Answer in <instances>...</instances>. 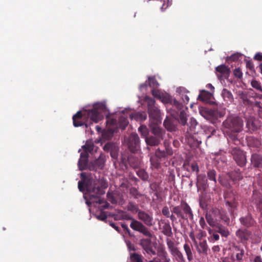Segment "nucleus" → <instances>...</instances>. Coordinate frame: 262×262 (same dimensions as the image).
<instances>
[{
    "label": "nucleus",
    "mask_w": 262,
    "mask_h": 262,
    "mask_svg": "<svg viewBox=\"0 0 262 262\" xmlns=\"http://www.w3.org/2000/svg\"><path fill=\"white\" fill-rule=\"evenodd\" d=\"M106 111V106L103 103H98L94 106L93 108L85 110L83 112L78 111L73 116V125L75 127H79L88 125L83 121L85 117L89 118L92 121L97 123L103 118V113Z\"/></svg>",
    "instance_id": "obj_1"
},
{
    "label": "nucleus",
    "mask_w": 262,
    "mask_h": 262,
    "mask_svg": "<svg viewBox=\"0 0 262 262\" xmlns=\"http://www.w3.org/2000/svg\"><path fill=\"white\" fill-rule=\"evenodd\" d=\"M78 186L80 191H86L90 200L95 198L96 194H104V189L107 187L106 185L100 184L99 180L92 179H89L85 182L79 181Z\"/></svg>",
    "instance_id": "obj_2"
},
{
    "label": "nucleus",
    "mask_w": 262,
    "mask_h": 262,
    "mask_svg": "<svg viewBox=\"0 0 262 262\" xmlns=\"http://www.w3.org/2000/svg\"><path fill=\"white\" fill-rule=\"evenodd\" d=\"M235 235L238 242L246 248L249 240H251L252 243H260L262 234L259 228L255 227L252 230L244 228L239 229L235 232Z\"/></svg>",
    "instance_id": "obj_3"
},
{
    "label": "nucleus",
    "mask_w": 262,
    "mask_h": 262,
    "mask_svg": "<svg viewBox=\"0 0 262 262\" xmlns=\"http://www.w3.org/2000/svg\"><path fill=\"white\" fill-rule=\"evenodd\" d=\"M223 125L225 129H227V132L230 133V137L233 140L239 142L237 139V135L232 134H237L243 130L244 121L242 118L236 115H230L224 121Z\"/></svg>",
    "instance_id": "obj_4"
},
{
    "label": "nucleus",
    "mask_w": 262,
    "mask_h": 262,
    "mask_svg": "<svg viewBox=\"0 0 262 262\" xmlns=\"http://www.w3.org/2000/svg\"><path fill=\"white\" fill-rule=\"evenodd\" d=\"M171 212L176 215L179 222L182 221L188 222V220L193 219V214L190 206L185 202H181L180 205L173 206L171 208Z\"/></svg>",
    "instance_id": "obj_5"
},
{
    "label": "nucleus",
    "mask_w": 262,
    "mask_h": 262,
    "mask_svg": "<svg viewBox=\"0 0 262 262\" xmlns=\"http://www.w3.org/2000/svg\"><path fill=\"white\" fill-rule=\"evenodd\" d=\"M121 212L122 213V214L121 215V220H131L130 227L133 230L142 233L145 236L152 237V234L141 222L135 220L126 212Z\"/></svg>",
    "instance_id": "obj_6"
},
{
    "label": "nucleus",
    "mask_w": 262,
    "mask_h": 262,
    "mask_svg": "<svg viewBox=\"0 0 262 262\" xmlns=\"http://www.w3.org/2000/svg\"><path fill=\"white\" fill-rule=\"evenodd\" d=\"M230 152L238 166L244 167L246 165L247 159L245 152L239 148L234 147L231 148Z\"/></svg>",
    "instance_id": "obj_7"
},
{
    "label": "nucleus",
    "mask_w": 262,
    "mask_h": 262,
    "mask_svg": "<svg viewBox=\"0 0 262 262\" xmlns=\"http://www.w3.org/2000/svg\"><path fill=\"white\" fill-rule=\"evenodd\" d=\"M129 150L132 152H136L140 149V138L136 133H132L126 141Z\"/></svg>",
    "instance_id": "obj_8"
},
{
    "label": "nucleus",
    "mask_w": 262,
    "mask_h": 262,
    "mask_svg": "<svg viewBox=\"0 0 262 262\" xmlns=\"http://www.w3.org/2000/svg\"><path fill=\"white\" fill-rule=\"evenodd\" d=\"M147 238H142L139 240V244L143 251L147 255L153 256L156 255V251L154 249L151 240V237L146 236Z\"/></svg>",
    "instance_id": "obj_9"
},
{
    "label": "nucleus",
    "mask_w": 262,
    "mask_h": 262,
    "mask_svg": "<svg viewBox=\"0 0 262 262\" xmlns=\"http://www.w3.org/2000/svg\"><path fill=\"white\" fill-rule=\"evenodd\" d=\"M220 212L221 211L217 209H212V210L209 213L206 214V219L208 224L210 226H215L219 224L220 219Z\"/></svg>",
    "instance_id": "obj_10"
},
{
    "label": "nucleus",
    "mask_w": 262,
    "mask_h": 262,
    "mask_svg": "<svg viewBox=\"0 0 262 262\" xmlns=\"http://www.w3.org/2000/svg\"><path fill=\"white\" fill-rule=\"evenodd\" d=\"M226 204L228 206V209L231 215H233L234 211L236 209L238 203L235 201V195L232 192H227L225 197Z\"/></svg>",
    "instance_id": "obj_11"
},
{
    "label": "nucleus",
    "mask_w": 262,
    "mask_h": 262,
    "mask_svg": "<svg viewBox=\"0 0 262 262\" xmlns=\"http://www.w3.org/2000/svg\"><path fill=\"white\" fill-rule=\"evenodd\" d=\"M137 215L138 219L147 226L151 227L154 225L152 212L148 213L146 211L141 210L139 212V214Z\"/></svg>",
    "instance_id": "obj_12"
},
{
    "label": "nucleus",
    "mask_w": 262,
    "mask_h": 262,
    "mask_svg": "<svg viewBox=\"0 0 262 262\" xmlns=\"http://www.w3.org/2000/svg\"><path fill=\"white\" fill-rule=\"evenodd\" d=\"M246 140L248 146L251 150H259L261 142L259 139L250 136L247 137Z\"/></svg>",
    "instance_id": "obj_13"
},
{
    "label": "nucleus",
    "mask_w": 262,
    "mask_h": 262,
    "mask_svg": "<svg viewBox=\"0 0 262 262\" xmlns=\"http://www.w3.org/2000/svg\"><path fill=\"white\" fill-rule=\"evenodd\" d=\"M217 76L220 80L227 79L230 74V69L225 64H221L215 68Z\"/></svg>",
    "instance_id": "obj_14"
},
{
    "label": "nucleus",
    "mask_w": 262,
    "mask_h": 262,
    "mask_svg": "<svg viewBox=\"0 0 262 262\" xmlns=\"http://www.w3.org/2000/svg\"><path fill=\"white\" fill-rule=\"evenodd\" d=\"M89 157V155L86 152H82L80 154V158L78 163L80 170L82 171L86 169H89V163H88Z\"/></svg>",
    "instance_id": "obj_15"
},
{
    "label": "nucleus",
    "mask_w": 262,
    "mask_h": 262,
    "mask_svg": "<svg viewBox=\"0 0 262 262\" xmlns=\"http://www.w3.org/2000/svg\"><path fill=\"white\" fill-rule=\"evenodd\" d=\"M194 246L199 254L205 255H208L209 248L206 240L201 241L199 243L197 242Z\"/></svg>",
    "instance_id": "obj_16"
},
{
    "label": "nucleus",
    "mask_w": 262,
    "mask_h": 262,
    "mask_svg": "<svg viewBox=\"0 0 262 262\" xmlns=\"http://www.w3.org/2000/svg\"><path fill=\"white\" fill-rule=\"evenodd\" d=\"M105 161L100 156L94 161L89 163V170L96 171L97 169H102L104 166Z\"/></svg>",
    "instance_id": "obj_17"
},
{
    "label": "nucleus",
    "mask_w": 262,
    "mask_h": 262,
    "mask_svg": "<svg viewBox=\"0 0 262 262\" xmlns=\"http://www.w3.org/2000/svg\"><path fill=\"white\" fill-rule=\"evenodd\" d=\"M252 201L255 204L257 209L262 214V193L257 190H254L252 195Z\"/></svg>",
    "instance_id": "obj_18"
},
{
    "label": "nucleus",
    "mask_w": 262,
    "mask_h": 262,
    "mask_svg": "<svg viewBox=\"0 0 262 262\" xmlns=\"http://www.w3.org/2000/svg\"><path fill=\"white\" fill-rule=\"evenodd\" d=\"M156 254L159 257L160 261L158 262H171L170 258L163 246H160L158 248Z\"/></svg>",
    "instance_id": "obj_19"
},
{
    "label": "nucleus",
    "mask_w": 262,
    "mask_h": 262,
    "mask_svg": "<svg viewBox=\"0 0 262 262\" xmlns=\"http://www.w3.org/2000/svg\"><path fill=\"white\" fill-rule=\"evenodd\" d=\"M196 186L198 190L203 189L205 190L208 187L207 179L205 174H199L197 175Z\"/></svg>",
    "instance_id": "obj_20"
},
{
    "label": "nucleus",
    "mask_w": 262,
    "mask_h": 262,
    "mask_svg": "<svg viewBox=\"0 0 262 262\" xmlns=\"http://www.w3.org/2000/svg\"><path fill=\"white\" fill-rule=\"evenodd\" d=\"M251 165L255 168H262V155L256 153L251 155Z\"/></svg>",
    "instance_id": "obj_21"
},
{
    "label": "nucleus",
    "mask_w": 262,
    "mask_h": 262,
    "mask_svg": "<svg viewBox=\"0 0 262 262\" xmlns=\"http://www.w3.org/2000/svg\"><path fill=\"white\" fill-rule=\"evenodd\" d=\"M172 117L176 119H178L179 122L183 125L187 123V115L185 110L181 111L180 112H173L171 113Z\"/></svg>",
    "instance_id": "obj_22"
},
{
    "label": "nucleus",
    "mask_w": 262,
    "mask_h": 262,
    "mask_svg": "<svg viewBox=\"0 0 262 262\" xmlns=\"http://www.w3.org/2000/svg\"><path fill=\"white\" fill-rule=\"evenodd\" d=\"M239 221L242 225L246 227L253 226L255 224V220L250 214L241 217L239 219Z\"/></svg>",
    "instance_id": "obj_23"
},
{
    "label": "nucleus",
    "mask_w": 262,
    "mask_h": 262,
    "mask_svg": "<svg viewBox=\"0 0 262 262\" xmlns=\"http://www.w3.org/2000/svg\"><path fill=\"white\" fill-rule=\"evenodd\" d=\"M213 227H214V230L217 233H220L222 236L227 237L229 236L230 232L226 227L219 223Z\"/></svg>",
    "instance_id": "obj_24"
},
{
    "label": "nucleus",
    "mask_w": 262,
    "mask_h": 262,
    "mask_svg": "<svg viewBox=\"0 0 262 262\" xmlns=\"http://www.w3.org/2000/svg\"><path fill=\"white\" fill-rule=\"evenodd\" d=\"M163 138L160 136H150L147 137L145 138V142L146 144L150 146H157L159 144Z\"/></svg>",
    "instance_id": "obj_25"
},
{
    "label": "nucleus",
    "mask_w": 262,
    "mask_h": 262,
    "mask_svg": "<svg viewBox=\"0 0 262 262\" xmlns=\"http://www.w3.org/2000/svg\"><path fill=\"white\" fill-rule=\"evenodd\" d=\"M228 177L234 183L239 181L243 178L239 169L235 170L228 173Z\"/></svg>",
    "instance_id": "obj_26"
},
{
    "label": "nucleus",
    "mask_w": 262,
    "mask_h": 262,
    "mask_svg": "<svg viewBox=\"0 0 262 262\" xmlns=\"http://www.w3.org/2000/svg\"><path fill=\"white\" fill-rule=\"evenodd\" d=\"M148 113L150 118L154 121H158L160 117V110L156 106L148 108Z\"/></svg>",
    "instance_id": "obj_27"
},
{
    "label": "nucleus",
    "mask_w": 262,
    "mask_h": 262,
    "mask_svg": "<svg viewBox=\"0 0 262 262\" xmlns=\"http://www.w3.org/2000/svg\"><path fill=\"white\" fill-rule=\"evenodd\" d=\"M161 222L163 224V225L162 228V232L163 233V234L168 237H172L173 233L169 223L165 222L163 221H161Z\"/></svg>",
    "instance_id": "obj_28"
},
{
    "label": "nucleus",
    "mask_w": 262,
    "mask_h": 262,
    "mask_svg": "<svg viewBox=\"0 0 262 262\" xmlns=\"http://www.w3.org/2000/svg\"><path fill=\"white\" fill-rule=\"evenodd\" d=\"M208 116L212 117L213 119H217L219 117H223L225 115V110L222 109L221 110H211L207 113Z\"/></svg>",
    "instance_id": "obj_29"
},
{
    "label": "nucleus",
    "mask_w": 262,
    "mask_h": 262,
    "mask_svg": "<svg viewBox=\"0 0 262 262\" xmlns=\"http://www.w3.org/2000/svg\"><path fill=\"white\" fill-rule=\"evenodd\" d=\"M236 260L238 261H241L245 256V250L241 246H234Z\"/></svg>",
    "instance_id": "obj_30"
},
{
    "label": "nucleus",
    "mask_w": 262,
    "mask_h": 262,
    "mask_svg": "<svg viewBox=\"0 0 262 262\" xmlns=\"http://www.w3.org/2000/svg\"><path fill=\"white\" fill-rule=\"evenodd\" d=\"M211 97L212 95L210 92L205 90H203L198 96V99L203 102H208Z\"/></svg>",
    "instance_id": "obj_31"
},
{
    "label": "nucleus",
    "mask_w": 262,
    "mask_h": 262,
    "mask_svg": "<svg viewBox=\"0 0 262 262\" xmlns=\"http://www.w3.org/2000/svg\"><path fill=\"white\" fill-rule=\"evenodd\" d=\"M183 248L187 256L188 261L189 262L192 261L193 259V254L192 248L188 244L185 243L183 245Z\"/></svg>",
    "instance_id": "obj_32"
},
{
    "label": "nucleus",
    "mask_w": 262,
    "mask_h": 262,
    "mask_svg": "<svg viewBox=\"0 0 262 262\" xmlns=\"http://www.w3.org/2000/svg\"><path fill=\"white\" fill-rule=\"evenodd\" d=\"M162 160L158 158L154 155L151 156L150 162L152 169H159L161 166V162Z\"/></svg>",
    "instance_id": "obj_33"
},
{
    "label": "nucleus",
    "mask_w": 262,
    "mask_h": 262,
    "mask_svg": "<svg viewBox=\"0 0 262 262\" xmlns=\"http://www.w3.org/2000/svg\"><path fill=\"white\" fill-rule=\"evenodd\" d=\"M222 95L225 101L232 102L233 101V96L231 92L226 89H224L222 92Z\"/></svg>",
    "instance_id": "obj_34"
},
{
    "label": "nucleus",
    "mask_w": 262,
    "mask_h": 262,
    "mask_svg": "<svg viewBox=\"0 0 262 262\" xmlns=\"http://www.w3.org/2000/svg\"><path fill=\"white\" fill-rule=\"evenodd\" d=\"M132 118L137 121H143L146 120L147 115L145 112H136L132 115Z\"/></svg>",
    "instance_id": "obj_35"
},
{
    "label": "nucleus",
    "mask_w": 262,
    "mask_h": 262,
    "mask_svg": "<svg viewBox=\"0 0 262 262\" xmlns=\"http://www.w3.org/2000/svg\"><path fill=\"white\" fill-rule=\"evenodd\" d=\"M171 254L176 258L178 262H185V259L179 248L172 252Z\"/></svg>",
    "instance_id": "obj_36"
},
{
    "label": "nucleus",
    "mask_w": 262,
    "mask_h": 262,
    "mask_svg": "<svg viewBox=\"0 0 262 262\" xmlns=\"http://www.w3.org/2000/svg\"><path fill=\"white\" fill-rule=\"evenodd\" d=\"M151 133L156 136L163 138V130L157 125L154 124L150 126Z\"/></svg>",
    "instance_id": "obj_37"
},
{
    "label": "nucleus",
    "mask_w": 262,
    "mask_h": 262,
    "mask_svg": "<svg viewBox=\"0 0 262 262\" xmlns=\"http://www.w3.org/2000/svg\"><path fill=\"white\" fill-rule=\"evenodd\" d=\"M126 208L129 211L137 213V215L139 214V212L141 210L139 208L138 205L132 202H128Z\"/></svg>",
    "instance_id": "obj_38"
},
{
    "label": "nucleus",
    "mask_w": 262,
    "mask_h": 262,
    "mask_svg": "<svg viewBox=\"0 0 262 262\" xmlns=\"http://www.w3.org/2000/svg\"><path fill=\"white\" fill-rule=\"evenodd\" d=\"M246 127L248 131L253 132L257 129V127L255 125L254 120L252 118H249L247 120Z\"/></svg>",
    "instance_id": "obj_39"
},
{
    "label": "nucleus",
    "mask_w": 262,
    "mask_h": 262,
    "mask_svg": "<svg viewBox=\"0 0 262 262\" xmlns=\"http://www.w3.org/2000/svg\"><path fill=\"white\" fill-rule=\"evenodd\" d=\"M138 176L144 181H149L148 173L143 169H140L136 172Z\"/></svg>",
    "instance_id": "obj_40"
},
{
    "label": "nucleus",
    "mask_w": 262,
    "mask_h": 262,
    "mask_svg": "<svg viewBox=\"0 0 262 262\" xmlns=\"http://www.w3.org/2000/svg\"><path fill=\"white\" fill-rule=\"evenodd\" d=\"M143 257L137 253H130V259L132 262H143Z\"/></svg>",
    "instance_id": "obj_41"
},
{
    "label": "nucleus",
    "mask_w": 262,
    "mask_h": 262,
    "mask_svg": "<svg viewBox=\"0 0 262 262\" xmlns=\"http://www.w3.org/2000/svg\"><path fill=\"white\" fill-rule=\"evenodd\" d=\"M166 244H167L168 249L169 252H170V253H171L172 252L178 249V248L174 242L173 241H172L171 239L168 238H166Z\"/></svg>",
    "instance_id": "obj_42"
},
{
    "label": "nucleus",
    "mask_w": 262,
    "mask_h": 262,
    "mask_svg": "<svg viewBox=\"0 0 262 262\" xmlns=\"http://www.w3.org/2000/svg\"><path fill=\"white\" fill-rule=\"evenodd\" d=\"M82 148L83 149V152H86L89 154L94 150V144L92 142H87L85 145L82 146Z\"/></svg>",
    "instance_id": "obj_43"
},
{
    "label": "nucleus",
    "mask_w": 262,
    "mask_h": 262,
    "mask_svg": "<svg viewBox=\"0 0 262 262\" xmlns=\"http://www.w3.org/2000/svg\"><path fill=\"white\" fill-rule=\"evenodd\" d=\"M163 124H164V126L165 127V128L171 132V131L174 130L175 126L174 125V124H173L172 121L170 120V119L167 118L164 120V121L163 122Z\"/></svg>",
    "instance_id": "obj_44"
},
{
    "label": "nucleus",
    "mask_w": 262,
    "mask_h": 262,
    "mask_svg": "<svg viewBox=\"0 0 262 262\" xmlns=\"http://www.w3.org/2000/svg\"><path fill=\"white\" fill-rule=\"evenodd\" d=\"M118 122L119 123V126L122 129H124L127 126L128 121L127 119L124 116H120L118 119Z\"/></svg>",
    "instance_id": "obj_45"
},
{
    "label": "nucleus",
    "mask_w": 262,
    "mask_h": 262,
    "mask_svg": "<svg viewBox=\"0 0 262 262\" xmlns=\"http://www.w3.org/2000/svg\"><path fill=\"white\" fill-rule=\"evenodd\" d=\"M180 94L181 95L182 99L184 103L187 104L189 101V97L185 94V93H187L188 91L185 89V88H180Z\"/></svg>",
    "instance_id": "obj_46"
},
{
    "label": "nucleus",
    "mask_w": 262,
    "mask_h": 262,
    "mask_svg": "<svg viewBox=\"0 0 262 262\" xmlns=\"http://www.w3.org/2000/svg\"><path fill=\"white\" fill-rule=\"evenodd\" d=\"M148 84L152 89H156L159 86V83L155 77H149L148 79Z\"/></svg>",
    "instance_id": "obj_47"
},
{
    "label": "nucleus",
    "mask_w": 262,
    "mask_h": 262,
    "mask_svg": "<svg viewBox=\"0 0 262 262\" xmlns=\"http://www.w3.org/2000/svg\"><path fill=\"white\" fill-rule=\"evenodd\" d=\"M254 109L257 111L258 116L262 119V106L259 101H255L253 104Z\"/></svg>",
    "instance_id": "obj_48"
},
{
    "label": "nucleus",
    "mask_w": 262,
    "mask_h": 262,
    "mask_svg": "<svg viewBox=\"0 0 262 262\" xmlns=\"http://www.w3.org/2000/svg\"><path fill=\"white\" fill-rule=\"evenodd\" d=\"M207 177L210 181H213L214 184L216 183V171L214 169H210L208 171Z\"/></svg>",
    "instance_id": "obj_49"
},
{
    "label": "nucleus",
    "mask_w": 262,
    "mask_h": 262,
    "mask_svg": "<svg viewBox=\"0 0 262 262\" xmlns=\"http://www.w3.org/2000/svg\"><path fill=\"white\" fill-rule=\"evenodd\" d=\"M220 221H222L226 225H229L230 223V219L224 211H221Z\"/></svg>",
    "instance_id": "obj_50"
},
{
    "label": "nucleus",
    "mask_w": 262,
    "mask_h": 262,
    "mask_svg": "<svg viewBox=\"0 0 262 262\" xmlns=\"http://www.w3.org/2000/svg\"><path fill=\"white\" fill-rule=\"evenodd\" d=\"M251 85L254 89L262 92V86L259 81L256 80H252L251 82Z\"/></svg>",
    "instance_id": "obj_51"
},
{
    "label": "nucleus",
    "mask_w": 262,
    "mask_h": 262,
    "mask_svg": "<svg viewBox=\"0 0 262 262\" xmlns=\"http://www.w3.org/2000/svg\"><path fill=\"white\" fill-rule=\"evenodd\" d=\"M154 155L162 160V159H164L166 157V152L164 150H161L159 148H158L155 151V153Z\"/></svg>",
    "instance_id": "obj_52"
},
{
    "label": "nucleus",
    "mask_w": 262,
    "mask_h": 262,
    "mask_svg": "<svg viewBox=\"0 0 262 262\" xmlns=\"http://www.w3.org/2000/svg\"><path fill=\"white\" fill-rule=\"evenodd\" d=\"M239 98L242 100L243 103L245 105L248 104L249 100L248 98L247 95L245 92L243 91L239 92Z\"/></svg>",
    "instance_id": "obj_53"
},
{
    "label": "nucleus",
    "mask_w": 262,
    "mask_h": 262,
    "mask_svg": "<svg viewBox=\"0 0 262 262\" xmlns=\"http://www.w3.org/2000/svg\"><path fill=\"white\" fill-rule=\"evenodd\" d=\"M173 106L177 109V111L174 112H180L181 111L184 110L183 109L184 105L176 100H174Z\"/></svg>",
    "instance_id": "obj_54"
},
{
    "label": "nucleus",
    "mask_w": 262,
    "mask_h": 262,
    "mask_svg": "<svg viewBox=\"0 0 262 262\" xmlns=\"http://www.w3.org/2000/svg\"><path fill=\"white\" fill-rule=\"evenodd\" d=\"M145 100L147 102L148 108L156 106V101L154 99L149 97H146Z\"/></svg>",
    "instance_id": "obj_55"
},
{
    "label": "nucleus",
    "mask_w": 262,
    "mask_h": 262,
    "mask_svg": "<svg viewBox=\"0 0 262 262\" xmlns=\"http://www.w3.org/2000/svg\"><path fill=\"white\" fill-rule=\"evenodd\" d=\"M139 132L141 133V135L145 137H147L148 132V129L147 128L146 126L141 125L138 128Z\"/></svg>",
    "instance_id": "obj_56"
},
{
    "label": "nucleus",
    "mask_w": 262,
    "mask_h": 262,
    "mask_svg": "<svg viewBox=\"0 0 262 262\" xmlns=\"http://www.w3.org/2000/svg\"><path fill=\"white\" fill-rule=\"evenodd\" d=\"M116 148L115 146L112 143H107L103 146V150L105 151H111Z\"/></svg>",
    "instance_id": "obj_57"
},
{
    "label": "nucleus",
    "mask_w": 262,
    "mask_h": 262,
    "mask_svg": "<svg viewBox=\"0 0 262 262\" xmlns=\"http://www.w3.org/2000/svg\"><path fill=\"white\" fill-rule=\"evenodd\" d=\"M130 194L132 195L134 198L135 199H138L140 196H141V194L139 192V191L137 190V189L135 188H133L130 189Z\"/></svg>",
    "instance_id": "obj_58"
},
{
    "label": "nucleus",
    "mask_w": 262,
    "mask_h": 262,
    "mask_svg": "<svg viewBox=\"0 0 262 262\" xmlns=\"http://www.w3.org/2000/svg\"><path fill=\"white\" fill-rule=\"evenodd\" d=\"M126 246L127 249L129 252L133 251H136V248L134 244H133L130 241H125Z\"/></svg>",
    "instance_id": "obj_59"
},
{
    "label": "nucleus",
    "mask_w": 262,
    "mask_h": 262,
    "mask_svg": "<svg viewBox=\"0 0 262 262\" xmlns=\"http://www.w3.org/2000/svg\"><path fill=\"white\" fill-rule=\"evenodd\" d=\"M129 162L131 166H132L134 168L138 167L140 165V162L138 161V159L136 160L134 159H130L129 160Z\"/></svg>",
    "instance_id": "obj_60"
},
{
    "label": "nucleus",
    "mask_w": 262,
    "mask_h": 262,
    "mask_svg": "<svg viewBox=\"0 0 262 262\" xmlns=\"http://www.w3.org/2000/svg\"><path fill=\"white\" fill-rule=\"evenodd\" d=\"M233 74L237 78H241L243 76V73L239 68H235L233 71Z\"/></svg>",
    "instance_id": "obj_61"
},
{
    "label": "nucleus",
    "mask_w": 262,
    "mask_h": 262,
    "mask_svg": "<svg viewBox=\"0 0 262 262\" xmlns=\"http://www.w3.org/2000/svg\"><path fill=\"white\" fill-rule=\"evenodd\" d=\"M163 3L162 6L161 7V9L162 11L165 10L169 6L171 5V2L169 0H163Z\"/></svg>",
    "instance_id": "obj_62"
},
{
    "label": "nucleus",
    "mask_w": 262,
    "mask_h": 262,
    "mask_svg": "<svg viewBox=\"0 0 262 262\" xmlns=\"http://www.w3.org/2000/svg\"><path fill=\"white\" fill-rule=\"evenodd\" d=\"M209 233L212 235V237L214 241H218L220 238L219 234L214 230L212 231L211 229L208 230Z\"/></svg>",
    "instance_id": "obj_63"
},
{
    "label": "nucleus",
    "mask_w": 262,
    "mask_h": 262,
    "mask_svg": "<svg viewBox=\"0 0 262 262\" xmlns=\"http://www.w3.org/2000/svg\"><path fill=\"white\" fill-rule=\"evenodd\" d=\"M220 184L224 187L228 188L230 187V184L225 179L220 178L219 180Z\"/></svg>",
    "instance_id": "obj_64"
}]
</instances>
